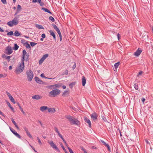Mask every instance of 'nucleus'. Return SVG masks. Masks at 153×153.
I'll return each mask as SVG.
<instances>
[{
	"label": "nucleus",
	"instance_id": "f257e3e1",
	"mask_svg": "<svg viewBox=\"0 0 153 153\" xmlns=\"http://www.w3.org/2000/svg\"><path fill=\"white\" fill-rule=\"evenodd\" d=\"M24 69V62L21 61L16 67L15 70V73L16 74H19L23 71Z\"/></svg>",
	"mask_w": 153,
	"mask_h": 153
},
{
	"label": "nucleus",
	"instance_id": "f03ea898",
	"mask_svg": "<svg viewBox=\"0 0 153 153\" xmlns=\"http://www.w3.org/2000/svg\"><path fill=\"white\" fill-rule=\"evenodd\" d=\"M65 117L68 120L71 124L77 126L79 125L80 123L78 120L73 117L70 115H67Z\"/></svg>",
	"mask_w": 153,
	"mask_h": 153
},
{
	"label": "nucleus",
	"instance_id": "7ed1b4c3",
	"mask_svg": "<svg viewBox=\"0 0 153 153\" xmlns=\"http://www.w3.org/2000/svg\"><path fill=\"white\" fill-rule=\"evenodd\" d=\"M60 91L58 89H53L49 93V96L55 97L59 95L60 93Z\"/></svg>",
	"mask_w": 153,
	"mask_h": 153
},
{
	"label": "nucleus",
	"instance_id": "20e7f679",
	"mask_svg": "<svg viewBox=\"0 0 153 153\" xmlns=\"http://www.w3.org/2000/svg\"><path fill=\"white\" fill-rule=\"evenodd\" d=\"M29 55L25 50H24L22 51V57L21 59V61L24 62V61H27L29 60Z\"/></svg>",
	"mask_w": 153,
	"mask_h": 153
},
{
	"label": "nucleus",
	"instance_id": "39448f33",
	"mask_svg": "<svg viewBox=\"0 0 153 153\" xmlns=\"http://www.w3.org/2000/svg\"><path fill=\"white\" fill-rule=\"evenodd\" d=\"M26 76L28 81L30 82L32 81L33 76V71L30 70L26 71Z\"/></svg>",
	"mask_w": 153,
	"mask_h": 153
},
{
	"label": "nucleus",
	"instance_id": "423d86ee",
	"mask_svg": "<svg viewBox=\"0 0 153 153\" xmlns=\"http://www.w3.org/2000/svg\"><path fill=\"white\" fill-rule=\"evenodd\" d=\"M19 23V20L18 19L15 18L12 21H10L7 23V24L10 27L13 25H17Z\"/></svg>",
	"mask_w": 153,
	"mask_h": 153
},
{
	"label": "nucleus",
	"instance_id": "0eeeda50",
	"mask_svg": "<svg viewBox=\"0 0 153 153\" xmlns=\"http://www.w3.org/2000/svg\"><path fill=\"white\" fill-rule=\"evenodd\" d=\"M13 51L12 48L10 46H7L6 49V53L8 55H10L12 53Z\"/></svg>",
	"mask_w": 153,
	"mask_h": 153
},
{
	"label": "nucleus",
	"instance_id": "6e6552de",
	"mask_svg": "<svg viewBox=\"0 0 153 153\" xmlns=\"http://www.w3.org/2000/svg\"><path fill=\"white\" fill-rule=\"evenodd\" d=\"M91 119L94 121H97V118L98 117L97 114L96 113H93L91 115Z\"/></svg>",
	"mask_w": 153,
	"mask_h": 153
},
{
	"label": "nucleus",
	"instance_id": "1a4fd4ad",
	"mask_svg": "<svg viewBox=\"0 0 153 153\" xmlns=\"http://www.w3.org/2000/svg\"><path fill=\"white\" fill-rule=\"evenodd\" d=\"M48 143L49 144L50 146L52 147L53 148L55 149L56 150H58V149L57 147L56 146V145L53 143V142L52 141H48Z\"/></svg>",
	"mask_w": 153,
	"mask_h": 153
},
{
	"label": "nucleus",
	"instance_id": "9d476101",
	"mask_svg": "<svg viewBox=\"0 0 153 153\" xmlns=\"http://www.w3.org/2000/svg\"><path fill=\"white\" fill-rule=\"evenodd\" d=\"M48 54H45L40 59L39 61V63L40 65L41 64L44 60L48 57Z\"/></svg>",
	"mask_w": 153,
	"mask_h": 153
},
{
	"label": "nucleus",
	"instance_id": "9b49d317",
	"mask_svg": "<svg viewBox=\"0 0 153 153\" xmlns=\"http://www.w3.org/2000/svg\"><path fill=\"white\" fill-rule=\"evenodd\" d=\"M10 129L12 132L17 137L19 138H21L20 135L13 128L10 127Z\"/></svg>",
	"mask_w": 153,
	"mask_h": 153
},
{
	"label": "nucleus",
	"instance_id": "f8f14e48",
	"mask_svg": "<svg viewBox=\"0 0 153 153\" xmlns=\"http://www.w3.org/2000/svg\"><path fill=\"white\" fill-rule=\"evenodd\" d=\"M42 98V97L41 95H36L33 96L32 97V98L33 99L35 100H39Z\"/></svg>",
	"mask_w": 153,
	"mask_h": 153
},
{
	"label": "nucleus",
	"instance_id": "ddd939ff",
	"mask_svg": "<svg viewBox=\"0 0 153 153\" xmlns=\"http://www.w3.org/2000/svg\"><path fill=\"white\" fill-rule=\"evenodd\" d=\"M84 120L85 121L88 123L90 127H91V123L90 120L86 117H84Z\"/></svg>",
	"mask_w": 153,
	"mask_h": 153
},
{
	"label": "nucleus",
	"instance_id": "4468645a",
	"mask_svg": "<svg viewBox=\"0 0 153 153\" xmlns=\"http://www.w3.org/2000/svg\"><path fill=\"white\" fill-rule=\"evenodd\" d=\"M142 51L138 49L137 51L134 52V55L135 56H138L141 53Z\"/></svg>",
	"mask_w": 153,
	"mask_h": 153
},
{
	"label": "nucleus",
	"instance_id": "2eb2a0df",
	"mask_svg": "<svg viewBox=\"0 0 153 153\" xmlns=\"http://www.w3.org/2000/svg\"><path fill=\"white\" fill-rule=\"evenodd\" d=\"M101 142L106 147H107L108 150V151L110 152L111 151V149L109 145L107 144L105 141L103 140H101Z\"/></svg>",
	"mask_w": 153,
	"mask_h": 153
},
{
	"label": "nucleus",
	"instance_id": "dca6fc26",
	"mask_svg": "<svg viewBox=\"0 0 153 153\" xmlns=\"http://www.w3.org/2000/svg\"><path fill=\"white\" fill-rule=\"evenodd\" d=\"M54 28L57 31L58 34L61 33L59 29L58 28L56 25L53 24L52 25Z\"/></svg>",
	"mask_w": 153,
	"mask_h": 153
},
{
	"label": "nucleus",
	"instance_id": "f3484780",
	"mask_svg": "<svg viewBox=\"0 0 153 153\" xmlns=\"http://www.w3.org/2000/svg\"><path fill=\"white\" fill-rule=\"evenodd\" d=\"M35 80L36 82L39 84H42L43 83V81L40 79L39 77L36 76L35 77Z\"/></svg>",
	"mask_w": 153,
	"mask_h": 153
},
{
	"label": "nucleus",
	"instance_id": "a211bd4d",
	"mask_svg": "<svg viewBox=\"0 0 153 153\" xmlns=\"http://www.w3.org/2000/svg\"><path fill=\"white\" fill-rule=\"evenodd\" d=\"M48 109V107L45 106H41L40 108V110L42 112H44Z\"/></svg>",
	"mask_w": 153,
	"mask_h": 153
},
{
	"label": "nucleus",
	"instance_id": "6ab92c4d",
	"mask_svg": "<svg viewBox=\"0 0 153 153\" xmlns=\"http://www.w3.org/2000/svg\"><path fill=\"white\" fill-rule=\"evenodd\" d=\"M48 112L51 113H54L56 111V110L54 108H49L48 109Z\"/></svg>",
	"mask_w": 153,
	"mask_h": 153
},
{
	"label": "nucleus",
	"instance_id": "aec40b11",
	"mask_svg": "<svg viewBox=\"0 0 153 153\" xmlns=\"http://www.w3.org/2000/svg\"><path fill=\"white\" fill-rule=\"evenodd\" d=\"M62 85V84L61 83H58L57 84H56L55 85H53V88L54 89H56L57 88H58L59 87L61 86Z\"/></svg>",
	"mask_w": 153,
	"mask_h": 153
},
{
	"label": "nucleus",
	"instance_id": "412c9836",
	"mask_svg": "<svg viewBox=\"0 0 153 153\" xmlns=\"http://www.w3.org/2000/svg\"><path fill=\"white\" fill-rule=\"evenodd\" d=\"M49 32L50 33V34L53 37L54 39L56 40V36L54 32H53V31L51 30H49Z\"/></svg>",
	"mask_w": 153,
	"mask_h": 153
},
{
	"label": "nucleus",
	"instance_id": "4be33fe9",
	"mask_svg": "<svg viewBox=\"0 0 153 153\" xmlns=\"http://www.w3.org/2000/svg\"><path fill=\"white\" fill-rule=\"evenodd\" d=\"M82 80V86H84L86 83V79L85 77L84 76H83Z\"/></svg>",
	"mask_w": 153,
	"mask_h": 153
},
{
	"label": "nucleus",
	"instance_id": "5701e85b",
	"mask_svg": "<svg viewBox=\"0 0 153 153\" xmlns=\"http://www.w3.org/2000/svg\"><path fill=\"white\" fill-rule=\"evenodd\" d=\"M120 64V62H118L116 63L114 65V67L115 69L114 70L115 71V70H117V68H118V66Z\"/></svg>",
	"mask_w": 153,
	"mask_h": 153
},
{
	"label": "nucleus",
	"instance_id": "b1692460",
	"mask_svg": "<svg viewBox=\"0 0 153 153\" xmlns=\"http://www.w3.org/2000/svg\"><path fill=\"white\" fill-rule=\"evenodd\" d=\"M11 120H12V122L13 124L15 126L16 128L17 129H19V127L18 126H17V125L16 123L15 122L14 119L13 118H12Z\"/></svg>",
	"mask_w": 153,
	"mask_h": 153
},
{
	"label": "nucleus",
	"instance_id": "393cba45",
	"mask_svg": "<svg viewBox=\"0 0 153 153\" xmlns=\"http://www.w3.org/2000/svg\"><path fill=\"white\" fill-rule=\"evenodd\" d=\"M42 10L50 14H51V13L48 9L42 7Z\"/></svg>",
	"mask_w": 153,
	"mask_h": 153
},
{
	"label": "nucleus",
	"instance_id": "a878e982",
	"mask_svg": "<svg viewBox=\"0 0 153 153\" xmlns=\"http://www.w3.org/2000/svg\"><path fill=\"white\" fill-rule=\"evenodd\" d=\"M36 27L40 29H44V28L42 27V26L40 25H39L37 24L36 26Z\"/></svg>",
	"mask_w": 153,
	"mask_h": 153
},
{
	"label": "nucleus",
	"instance_id": "bb28decb",
	"mask_svg": "<svg viewBox=\"0 0 153 153\" xmlns=\"http://www.w3.org/2000/svg\"><path fill=\"white\" fill-rule=\"evenodd\" d=\"M54 128L55 131L58 134L59 136L61 135V134H60L58 129L56 127H54Z\"/></svg>",
	"mask_w": 153,
	"mask_h": 153
},
{
	"label": "nucleus",
	"instance_id": "cd10ccee",
	"mask_svg": "<svg viewBox=\"0 0 153 153\" xmlns=\"http://www.w3.org/2000/svg\"><path fill=\"white\" fill-rule=\"evenodd\" d=\"M20 35V33L18 31H16L14 33V35L16 36H18Z\"/></svg>",
	"mask_w": 153,
	"mask_h": 153
},
{
	"label": "nucleus",
	"instance_id": "c85d7f7f",
	"mask_svg": "<svg viewBox=\"0 0 153 153\" xmlns=\"http://www.w3.org/2000/svg\"><path fill=\"white\" fill-rule=\"evenodd\" d=\"M10 101L13 102L14 104L15 103V102L14 99L13 98V97L12 96L10 97L9 98Z\"/></svg>",
	"mask_w": 153,
	"mask_h": 153
},
{
	"label": "nucleus",
	"instance_id": "c756f323",
	"mask_svg": "<svg viewBox=\"0 0 153 153\" xmlns=\"http://www.w3.org/2000/svg\"><path fill=\"white\" fill-rule=\"evenodd\" d=\"M10 101L13 102L14 104L15 103V102L14 99L13 98V97L12 96L10 97L9 98Z\"/></svg>",
	"mask_w": 153,
	"mask_h": 153
},
{
	"label": "nucleus",
	"instance_id": "7c9ffc66",
	"mask_svg": "<svg viewBox=\"0 0 153 153\" xmlns=\"http://www.w3.org/2000/svg\"><path fill=\"white\" fill-rule=\"evenodd\" d=\"M19 46L16 44H15L14 45V47L13 48V49L15 50H17L19 48Z\"/></svg>",
	"mask_w": 153,
	"mask_h": 153
},
{
	"label": "nucleus",
	"instance_id": "2f4dec72",
	"mask_svg": "<svg viewBox=\"0 0 153 153\" xmlns=\"http://www.w3.org/2000/svg\"><path fill=\"white\" fill-rule=\"evenodd\" d=\"M25 45L27 48H30L31 47L30 45L27 42L25 44Z\"/></svg>",
	"mask_w": 153,
	"mask_h": 153
},
{
	"label": "nucleus",
	"instance_id": "473e14b6",
	"mask_svg": "<svg viewBox=\"0 0 153 153\" xmlns=\"http://www.w3.org/2000/svg\"><path fill=\"white\" fill-rule=\"evenodd\" d=\"M22 9L20 5H18L17 6V10L18 12H19Z\"/></svg>",
	"mask_w": 153,
	"mask_h": 153
},
{
	"label": "nucleus",
	"instance_id": "72a5a7b5",
	"mask_svg": "<svg viewBox=\"0 0 153 153\" xmlns=\"http://www.w3.org/2000/svg\"><path fill=\"white\" fill-rule=\"evenodd\" d=\"M46 88H48L50 89L51 90L54 89V88H53V85H48L46 86Z\"/></svg>",
	"mask_w": 153,
	"mask_h": 153
},
{
	"label": "nucleus",
	"instance_id": "f704fd0d",
	"mask_svg": "<svg viewBox=\"0 0 153 153\" xmlns=\"http://www.w3.org/2000/svg\"><path fill=\"white\" fill-rule=\"evenodd\" d=\"M30 43L31 46L32 47H33L37 44V43L32 42H30Z\"/></svg>",
	"mask_w": 153,
	"mask_h": 153
},
{
	"label": "nucleus",
	"instance_id": "c9c22d12",
	"mask_svg": "<svg viewBox=\"0 0 153 153\" xmlns=\"http://www.w3.org/2000/svg\"><path fill=\"white\" fill-rule=\"evenodd\" d=\"M13 34V32L11 31L7 33V34L8 36H12Z\"/></svg>",
	"mask_w": 153,
	"mask_h": 153
},
{
	"label": "nucleus",
	"instance_id": "e433bc0d",
	"mask_svg": "<svg viewBox=\"0 0 153 153\" xmlns=\"http://www.w3.org/2000/svg\"><path fill=\"white\" fill-rule=\"evenodd\" d=\"M27 136L30 138L32 139V137L29 132L27 133Z\"/></svg>",
	"mask_w": 153,
	"mask_h": 153
},
{
	"label": "nucleus",
	"instance_id": "4c0bfd02",
	"mask_svg": "<svg viewBox=\"0 0 153 153\" xmlns=\"http://www.w3.org/2000/svg\"><path fill=\"white\" fill-rule=\"evenodd\" d=\"M38 1L40 5L41 6H43L44 4L43 2H42L41 0H38Z\"/></svg>",
	"mask_w": 153,
	"mask_h": 153
},
{
	"label": "nucleus",
	"instance_id": "58836bf2",
	"mask_svg": "<svg viewBox=\"0 0 153 153\" xmlns=\"http://www.w3.org/2000/svg\"><path fill=\"white\" fill-rule=\"evenodd\" d=\"M134 88L136 89L137 90L138 89V85L137 83H135L134 85Z\"/></svg>",
	"mask_w": 153,
	"mask_h": 153
},
{
	"label": "nucleus",
	"instance_id": "ea45409f",
	"mask_svg": "<svg viewBox=\"0 0 153 153\" xmlns=\"http://www.w3.org/2000/svg\"><path fill=\"white\" fill-rule=\"evenodd\" d=\"M23 128L24 129V130L26 132V134L29 132V131L28 130V128L26 127H24Z\"/></svg>",
	"mask_w": 153,
	"mask_h": 153
},
{
	"label": "nucleus",
	"instance_id": "a19ab883",
	"mask_svg": "<svg viewBox=\"0 0 153 153\" xmlns=\"http://www.w3.org/2000/svg\"><path fill=\"white\" fill-rule=\"evenodd\" d=\"M49 19L52 22H54L55 21L54 18L52 16H50Z\"/></svg>",
	"mask_w": 153,
	"mask_h": 153
},
{
	"label": "nucleus",
	"instance_id": "79ce46f5",
	"mask_svg": "<svg viewBox=\"0 0 153 153\" xmlns=\"http://www.w3.org/2000/svg\"><path fill=\"white\" fill-rule=\"evenodd\" d=\"M37 139L38 140V142L41 145H42V143L41 142V140H40L39 137H37Z\"/></svg>",
	"mask_w": 153,
	"mask_h": 153
},
{
	"label": "nucleus",
	"instance_id": "37998d69",
	"mask_svg": "<svg viewBox=\"0 0 153 153\" xmlns=\"http://www.w3.org/2000/svg\"><path fill=\"white\" fill-rule=\"evenodd\" d=\"M7 76L6 74H4V75H3L2 74H0V78L3 77H5L6 76Z\"/></svg>",
	"mask_w": 153,
	"mask_h": 153
},
{
	"label": "nucleus",
	"instance_id": "c03bdc74",
	"mask_svg": "<svg viewBox=\"0 0 153 153\" xmlns=\"http://www.w3.org/2000/svg\"><path fill=\"white\" fill-rule=\"evenodd\" d=\"M19 108L20 109V110L22 112L23 114H25V112L23 111V109H22V107L21 106H19Z\"/></svg>",
	"mask_w": 153,
	"mask_h": 153
},
{
	"label": "nucleus",
	"instance_id": "a18cd8bd",
	"mask_svg": "<svg viewBox=\"0 0 153 153\" xmlns=\"http://www.w3.org/2000/svg\"><path fill=\"white\" fill-rule=\"evenodd\" d=\"M68 74V70H66L63 73V75H67Z\"/></svg>",
	"mask_w": 153,
	"mask_h": 153
},
{
	"label": "nucleus",
	"instance_id": "49530a36",
	"mask_svg": "<svg viewBox=\"0 0 153 153\" xmlns=\"http://www.w3.org/2000/svg\"><path fill=\"white\" fill-rule=\"evenodd\" d=\"M6 94L9 97V98L12 96L11 94L8 91H6Z\"/></svg>",
	"mask_w": 153,
	"mask_h": 153
},
{
	"label": "nucleus",
	"instance_id": "de8ad7c7",
	"mask_svg": "<svg viewBox=\"0 0 153 153\" xmlns=\"http://www.w3.org/2000/svg\"><path fill=\"white\" fill-rule=\"evenodd\" d=\"M1 1L3 4H6L7 3L6 0H1Z\"/></svg>",
	"mask_w": 153,
	"mask_h": 153
},
{
	"label": "nucleus",
	"instance_id": "09e8293b",
	"mask_svg": "<svg viewBox=\"0 0 153 153\" xmlns=\"http://www.w3.org/2000/svg\"><path fill=\"white\" fill-rule=\"evenodd\" d=\"M62 139V140L63 141L64 143L66 141H65V139H64V138L62 136V135H60L59 136Z\"/></svg>",
	"mask_w": 153,
	"mask_h": 153
},
{
	"label": "nucleus",
	"instance_id": "8fccbe9b",
	"mask_svg": "<svg viewBox=\"0 0 153 153\" xmlns=\"http://www.w3.org/2000/svg\"><path fill=\"white\" fill-rule=\"evenodd\" d=\"M40 76L41 77H42L44 78L45 79L47 78V77H45L44 76V74L43 73H42V74H41Z\"/></svg>",
	"mask_w": 153,
	"mask_h": 153
},
{
	"label": "nucleus",
	"instance_id": "3c124183",
	"mask_svg": "<svg viewBox=\"0 0 153 153\" xmlns=\"http://www.w3.org/2000/svg\"><path fill=\"white\" fill-rule=\"evenodd\" d=\"M60 145H61V147H62V148L63 149L64 151H66V150H65V148H64V146H63V145L62 144V143L60 144Z\"/></svg>",
	"mask_w": 153,
	"mask_h": 153
},
{
	"label": "nucleus",
	"instance_id": "603ef678",
	"mask_svg": "<svg viewBox=\"0 0 153 153\" xmlns=\"http://www.w3.org/2000/svg\"><path fill=\"white\" fill-rule=\"evenodd\" d=\"M68 92V91H65L62 94V96H65L66 94V93Z\"/></svg>",
	"mask_w": 153,
	"mask_h": 153
},
{
	"label": "nucleus",
	"instance_id": "864d4df0",
	"mask_svg": "<svg viewBox=\"0 0 153 153\" xmlns=\"http://www.w3.org/2000/svg\"><path fill=\"white\" fill-rule=\"evenodd\" d=\"M38 122L40 123V125L41 126L43 127V128H44V126H43V124L41 122L39 121V120H38Z\"/></svg>",
	"mask_w": 153,
	"mask_h": 153
},
{
	"label": "nucleus",
	"instance_id": "5fc2aeb1",
	"mask_svg": "<svg viewBox=\"0 0 153 153\" xmlns=\"http://www.w3.org/2000/svg\"><path fill=\"white\" fill-rule=\"evenodd\" d=\"M59 38H60V41H61L62 40V36L61 33L59 34Z\"/></svg>",
	"mask_w": 153,
	"mask_h": 153
},
{
	"label": "nucleus",
	"instance_id": "6e6d98bb",
	"mask_svg": "<svg viewBox=\"0 0 153 153\" xmlns=\"http://www.w3.org/2000/svg\"><path fill=\"white\" fill-rule=\"evenodd\" d=\"M10 58V56H6V59H8V61H10L9 59Z\"/></svg>",
	"mask_w": 153,
	"mask_h": 153
},
{
	"label": "nucleus",
	"instance_id": "4d7b16f0",
	"mask_svg": "<svg viewBox=\"0 0 153 153\" xmlns=\"http://www.w3.org/2000/svg\"><path fill=\"white\" fill-rule=\"evenodd\" d=\"M3 64H4V65H5L6 66H7L8 65H7V62H3Z\"/></svg>",
	"mask_w": 153,
	"mask_h": 153
},
{
	"label": "nucleus",
	"instance_id": "13d9d810",
	"mask_svg": "<svg viewBox=\"0 0 153 153\" xmlns=\"http://www.w3.org/2000/svg\"><path fill=\"white\" fill-rule=\"evenodd\" d=\"M42 37L43 38H44L45 37V33H43L42 34Z\"/></svg>",
	"mask_w": 153,
	"mask_h": 153
},
{
	"label": "nucleus",
	"instance_id": "bf43d9fd",
	"mask_svg": "<svg viewBox=\"0 0 153 153\" xmlns=\"http://www.w3.org/2000/svg\"><path fill=\"white\" fill-rule=\"evenodd\" d=\"M76 67V64L75 63H74V65L72 67V69H74Z\"/></svg>",
	"mask_w": 153,
	"mask_h": 153
},
{
	"label": "nucleus",
	"instance_id": "052dcab7",
	"mask_svg": "<svg viewBox=\"0 0 153 153\" xmlns=\"http://www.w3.org/2000/svg\"><path fill=\"white\" fill-rule=\"evenodd\" d=\"M143 73V71H140V72H139V73H138V74L137 76H139V75H141V74H142Z\"/></svg>",
	"mask_w": 153,
	"mask_h": 153
},
{
	"label": "nucleus",
	"instance_id": "680f3d73",
	"mask_svg": "<svg viewBox=\"0 0 153 153\" xmlns=\"http://www.w3.org/2000/svg\"><path fill=\"white\" fill-rule=\"evenodd\" d=\"M68 149L70 152L73 151L69 147H68Z\"/></svg>",
	"mask_w": 153,
	"mask_h": 153
},
{
	"label": "nucleus",
	"instance_id": "e2e57ef3",
	"mask_svg": "<svg viewBox=\"0 0 153 153\" xmlns=\"http://www.w3.org/2000/svg\"><path fill=\"white\" fill-rule=\"evenodd\" d=\"M31 148L33 149V150L34 151L36 152H37V151L35 149H34V148L32 146H31Z\"/></svg>",
	"mask_w": 153,
	"mask_h": 153
},
{
	"label": "nucleus",
	"instance_id": "0e129e2a",
	"mask_svg": "<svg viewBox=\"0 0 153 153\" xmlns=\"http://www.w3.org/2000/svg\"><path fill=\"white\" fill-rule=\"evenodd\" d=\"M120 36V34L119 33H118L117 34V38H118V40H119Z\"/></svg>",
	"mask_w": 153,
	"mask_h": 153
},
{
	"label": "nucleus",
	"instance_id": "69168bd1",
	"mask_svg": "<svg viewBox=\"0 0 153 153\" xmlns=\"http://www.w3.org/2000/svg\"><path fill=\"white\" fill-rule=\"evenodd\" d=\"M145 99L144 98H143L142 99V101L143 102V103L145 101Z\"/></svg>",
	"mask_w": 153,
	"mask_h": 153
},
{
	"label": "nucleus",
	"instance_id": "338daca9",
	"mask_svg": "<svg viewBox=\"0 0 153 153\" xmlns=\"http://www.w3.org/2000/svg\"><path fill=\"white\" fill-rule=\"evenodd\" d=\"M145 140L147 144H149V142L147 140Z\"/></svg>",
	"mask_w": 153,
	"mask_h": 153
},
{
	"label": "nucleus",
	"instance_id": "774afa93",
	"mask_svg": "<svg viewBox=\"0 0 153 153\" xmlns=\"http://www.w3.org/2000/svg\"><path fill=\"white\" fill-rule=\"evenodd\" d=\"M12 67L11 66H10L9 67V70H11V69H12Z\"/></svg>",
	"mask_w": 153,
	"mask_h": 153
}]
</instances>
